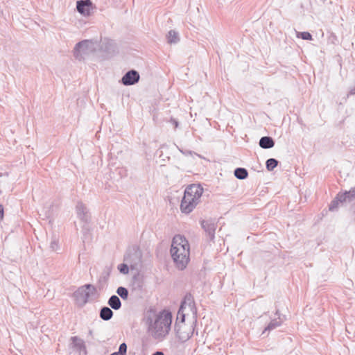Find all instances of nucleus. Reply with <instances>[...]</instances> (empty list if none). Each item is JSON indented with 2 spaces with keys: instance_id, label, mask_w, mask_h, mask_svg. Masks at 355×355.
<instances>
[{
  "instance_id": "1",
  "label": "nucleus",
  "mask_w": 355,
  "mask_h": 355,
  "mask_svg": "<svg viewBox=\"0 0 355 355\" xmlns=\"http://www.w3.org/2000/svg\"><path fill=\"white\" fill-rule=\"evenodd\" d=\"M145 320L153 338L162 340L168 334L172 323L171 312L165 310L157 312L150 308L145 313Z\"/></svg>"
},
{
  "instance_id": "2",
  "label": "nucleus",
  "mask_w": 355,
  "mask_h": 355,
  "mask_svg": "<svg viewBox=\"0 0 355 355\" xmlns=\"http://www.w3.org/2000/svg\"><path fill=\"white\" fill-rule=\"evenodd\" d=\"M170 251L175 266L181 270L186 268L190 255V246L186 238L180 234L175 235Z\"/></svg>"
},
{
  "instance_id": "3",
  "label": "nucleus",
  "mask_w": 355,
  "mask_h": 355,
  "mask_svg": "<svg viewBox=\"0 0 355 355\" xmlns=\"http://www.w3.org/2000/svg\"><path fill=\"white\" fill-rule=\"evenodd\" d=\"M203 193V189L199 184L188 186L184 193L180 204V210L182 213H191L200 202Z\"/></svg>"
},
{
  "instance_id": "4",
  "label": "nucleus",
  "mask_w": 355,
  "mask_h": 355,
  "mask_svg": "<svg viewBox=\"0 0 355 355\" xmlns=\"http://www.w3.org/2000/svg\"><path fill=\"white\" fill-rule=\"evenodd\" d=\"M96 291L95 286L90 284L79 287L73 294L76 304L80 306H84L89 296L94 294Z\"/></svg>"
},
{
  "instance_id": "5",
  "label": "nucleus",
  "mask_w": 355,
  "mask_h": 355,
  "mask_svg": "<svg viewBox=\"0 0 355 355\" xmlns=\"http://www.w3.org/2000/svg\"><path fill=\"white\" fill-rule=\"evenodd\" d=\"M184 315H182L181 322L175 323V331L176 336L181 343H185L193 335L194 331V327L193 325H188L184 322Z\"/></svg>"
},
{
  "instance_id": "6",
  "label": "nucleus",
  "mask_w": 355,
  "mask_h": 355,
  "mask_svg": "<svg viewBox=\"0 0 355 355\" xmlns=\"http://www.w3.org/2000/svg\"><path fill=\"white\" fill-rule=\"evenodd\" d=\"M94 51V44L91 41L83 40L76 44L73 54L76 59L81 60L85 59V55Z\"/></svg>"
},
{
  "instance_id": "7",
  "label": "nucleus",
  "mask_w": 355,
  "mask_h": 355,
  "mask_svg": "<svg viewBox=\"0 0 355 355\" xmlns=\"http://www.w3.org/2000/svg\"><path fill=\"white\" fill-rule=\"evenodd\" d=\"M141 259V252L137 247L129 248L124 255L123 260L129 263L132 268H135Z\"/></svg>"
},
{
  "instance_id": "8",
  "label": "nucleus",
  "mask_w": 355,
  "mask_h": 355,
  "mask_svg": "<svg viewBox=\"0 0 355 355\" xmlns=\"http://www.w3.org/2000/svg\"><path fill=\"white\" fill-rule=\"evenodd\" d=\"M200 225L203 230L205 232L207 238L211 241H214L215 232L218 227L215 220L209 218L207 220H200Z\"/></svg>"
},
{
  "instance_id": "9",
  "label": "nucleus",
  "mask_w": 355,
  "mask_h": 355,
  "mask_svg": "<svg viewBox=\"0 0 355 355\" xmlns=\"http://www.w3.org/2000/svg\"><path fill=\"white\" fill-rule=\"evenodd\" d=\"M139 73L136 70L132 69L123 75L121 83L125 86L133 85L139 82Z\"/></svg>"
},
{
  "instance_id": "10",
  "label": "nucleus",
  "mask_w": 355,
  "mask_h": 355,
  "mask_svg": "<svg viewBox=\"0 0 355 355\" xmlns=\"http://www.w3.org/2000/svg\"><path fill=\"white\" fill-rule=\"evenodd\" d=\"M92 8L91 0H79L76 2L77 11L83 16H89Z\"/></svg>"
},
{
  "instance_id": "11",
  "label": "nucleus",
  "mask_w": 355,
  "mask_h": 355,
  "mask_svg": "<svg viewBox=\"0 0 355 355\" xmlns=\"http://www.w3.org/2000/svg\"><path fill=\"white\" fill-rule=\"evenodd\" d=\"M78 218L85 223H88L90 220V215L87 207L82 202H78L76 207Z\"/></svg>"
},
{
  "instance_id": "12",
  "label": "nucleus",
  "mask_w": 355,
  "mask_h": 355,
  "mask_svg": "<svg viewBox=\"0 0 355 355\" xmlns=\"http://www.w3.org/2000/svg\"><path fill=\"white\" fill-rule=\"evenodd\" d=\"M71 347L78 352L79 355H86L87 350L83 340L78 336H72L71 338Z\"/></svg>"
},
{
  "instance_id": "13",
  "label": "nucleus",
  "mask_w": 355,
  "mask_h": 355,
  "mask_svg": "<svg viewBox=\"0 0 355 355\" xmlns=\"http://www.w3.org/2000/svg\"><path fill=\"white\" fill-rule=\"evenodd\" d=\"M111 267L106 266L102 271L98 281L99 284V289H103L105 285L107 284L111 273Z\"/></svg>"
},
{
  "instance_id": "14",
  "label": "nucleus",
  "mask_w": 355,
  "mask_h": 355,
  "mask_svg": "<svg viewBox=\"0 0 355 355\" xmlns=\"http://www.w3.org/2000/svg\"><path fill=\"white\" fill-rule=\"evenodd\" d=\"M339 198H343L345 202H351L355 199V187H352L349 191L339 192Z\"/></svg>"
},
{
  "instance_id": "15",
  "label": "nucleus",
  "mask_w": 355,
  "mask_h": 355,
  "mask_svg": "<svg viewBox=\"0 0 355 355\" xmlns=\"http://www.w3.org/2000/svg\"><path fill=\"white\" fill-rule=\"evenodd\" d=\"M259 146L263 149H269L275 146L274 139L269 136L262 137L259 141Z\"/></svg>"
},
{
  "instance_id": "16",
  "label": "nucleus",
  "mask_w": 355,
  "mask_h": 355,
  "mask_svg": "<svg viewBox=\"0 0 355 355\" xmlns=\"http://www.w3.org/2000/svg\"><path fill=\"white\" fill-rule=\"evenodd\" d=\"M107 304L114 310H119L121 307V302L116 295H113L109 298Z\"/></svg>"
},
{
  "instance_id": "17",
  "label": "nucleus",
  "mask_w": 355,
  "mask_h": 355,
  "mask_svg": "<svg viewBox=\"0 0 355 355\" xmlns=\"http://www.w3.org/2000/svg\"><path fill=\"white\" fill-rule=\"evenodd\" d=\"M187 305H188L191 310H192L194 306L193 299L191 294H187L185 295L184 301L181 303L179 312L184 309Z\"/></svg>"
},
{
  "instance_id": "18",
  "label": "nucleus",
  "mask_w": 355,
  "mask_h": 355,
  "mask_svg": "<svg viewBox=\"0 0 355 355\" xmlns=\"http://www.w3.org/2000/svg\"><path fill=\"white\" fill-rule=\"evenodd\" d=\"M113 314V311L107 306H103L101 309L100 318L105 321L110 320Z\"/></svg>"
},
{
  "instance_id": "19",
  "label": "nucleus",
  "mask_w": 355,
  "mask_h": 355,
  "mask_svg": "<svg viewBox=\"0 0 355 355\" xmlns=\"http://www.w3.org/2000/svg\"><path fill=\"white\" fill-rule=\"evenodd\" d=\"M345 203L344 200H343V198H339V193L336 195L335 198L331 202L329 209L331 211H336L339 207V205H343Z\"/></svg>"
},
{
  "instance_id": "20",
  "label": "nucleus",
  "mask_w": 355,
  "mask_h": 355,
  "mask_svg": "<svg viewBox=\"0 0 355 355\" xmlns=\"http://www.w3.org/2000/svg\"><path fill=\"white\" fill-rule=\"evenodd\" d=\"M167 42L169 44H177L180 41L179 34L174 30H171L166 35Z\"/></svg>"
},
{
  "instance_id": "21",
  "label": "nucleus",
  "mask_w": 355,
  "mask_h": 355,
  "mask_svg": "<svg viewBox=\"0 0 355 355\" xmlns=\"http://www.w3.org/2000/svg\"><path fill=\"white\" fill-rule=\"evenodd\" d=\"M234 174L237 179L245 180L248 178V172L245 168H236Z\"/></svg>"
},
{
  "instance_id": "22",
  "label": "nucleus",
  "mask_w": 355,
  "mask_h": 355,
  "mask_svg": "<svg viewBox=\"0 0 355 355\" xmlns=\"http://www.w3.org/2000/svg\"><path fill=\"white\" fill-rule=\"evenodd\" d=\"M279 162L275 158H270L266 162V166L268 171H272L278 165Z\"/></svg>"
},
{
  "instance_id": "23",
  "label": "nucleus",
  "mask_w": 355,
  "mask_h": 355,
  "mask_svg": "<svg viewBox=\"0 0 355 355\" xmlns=\"http://www.w3.org/2000/svg\"><path fill=\"white\" fill-rule=\"evenodd\" d=\"M116 292L123 300H125L128 298V290L126 288L119 286L117 288Z\"/></svg>"
},
{
  "instance_id": "24",
  "label": "nucleus",
  "mask_w": 355,
  "mask_h": 355,
  "mask_svg": "<svg viewBox=\"0 0 355 355\" xmlns=\"http://www.w3.org/2000/svg\"><path fill=\"white\" fill-rule=\"evenodd\" d=\"M282 322L280 321L277 320L276 319L272 320L270 322V323L268 324V326L265 328L263 334L266 331H271L279 326H281Z\"/></svg>"
},
{
  "instance_id": "25",
  "label": "nucleus",
  "mask_w": 355,
  "mask_h": 355,
  "mask_svg": "<svg viewBox=\"0 0 355 355\" xmlns=\"http://www.w3.org/2000/svg\"><path fill=\"white\" fill-rule=\"evenodd\" d=\"M296 35L298 38H302L304 40H311L312 35L309 32H297L296 31Z\"/></svg>"
},
{
  "instance_id": "26",
  "label": "nucleus",
  "mask_w": 355,
  "mask_h": 355,
  "mask_svg": "<svg viewBox=\"0 0 355 355\" xmlns=\"http://www.w3.org/2000/svg\"><path fill=\"white\" fill-rule=\"evenodd\" d=\"M129 263H121L118 266V270L121 274L127 275L129 272Z\"/></svg>"
},
{
  "instance_id": "27",
  "label": "nucleus",
  "mask_w": 355,
  "mask_h": 355,
  "mask_svg": "<svg viewBox=\"0 0 355 355\" xmlns=\"http://www.w3.org/2000/svg\"><path fill=\"white\" fill-rule=\"evenodd\" d=\"M120 355H126L127 345L125 343L119 345V351L117 352Z\"/></svg>"
},
{
  "instance_id": "28",
  "label": "nucleus",
  "mask_w": 355,
  "mask_h": 355,
  "mask_svg": "<svg viewBox=\"0 0 355 355\" xmlns=\"http://www.w3.org/2000/svg\"><path fill=\"white\" fill-rule=\"evenodd\" d=\"M50 248L53 251H56L58 249V241L56 239H54L51 241Z\"/></svg>"
},
{
  "instance_id": "29",
  "label": "nucleus",
  "mask_w": 355,
  "mask_h": 355,
  "mask_svg": "<svg viewBox=\"0 0 355 355\" xmlns=\"http://www.w3.org/2000/svg\"><path fill=\"white\" fill-rule=\"evenodd\" d=\"M3 218V207L2 205H0V220H2Z\"/></svg>"
},
{
  "instance_id": "30",
  "label": "nucleus",
  "mask_w": 355,
  "mask_h": 355,
  "mask_svg": "<svg viewBox=\"0 0 355 355\" xmlns=\"http://www.w3.org/2000/svg\"><path fill=\"white\" fill-rule=\"evenodd\" d=\"M349 94L351 95H355V86L350 89Z\"/></svg>"
},
{
  "instance_id": "31",
  "label": "nucleus",
  "mask_w": 355,
  "mask_h": 355,
  "mask_svg": "<svg viewBox=\"0 0 355 355\" xmlns=\"http://www.w3.org/2000/svg\"><path fill=\"white\" fill-rule=\"evenodd\" d=\"M180 150V152H181L182 153H183L184 155H189H189H191V154H192V152H191V151H183V150Z\"/></svg>"
},
{
  "instance_id": "32",
  "label": "nucleus",
  "mask_w": 355,
  "mask_h": 355,
  "mask_svg": "<svg viewBox=\"0 0 355 355\" xmlns=\"http://www.w3.org/2000/svg\"><path fill=\"white\" fill-rule=\"evenodd\" d=\"M153 355H164V353L161 351H157Z\"/></svg>"
},
{
  "instance_id": "33",
  "label": "nucleus",
  "mask_w": 355,
  "mask_h": 355,
  "mask_svg": "<svg viewBox=\"0 0 355 355\" xmlns=\"http://www.w3.org/2000/svg\"><path fill=\"white\" fill-rule=\"evenodd\" d=\"M89 336H90L91 337H92V336H93V331L92 329L89 330Z\"/></svg>"
},
{
  "instance_id": "34",
  "label": "nucleus",
  "mask_w": 355,
  "mask_h": 355,
  "mask_svg": "<svg viewBox=\"0 0 355 355\" xmlns=\"http://www.w3.org/2000/svg\"><path fill=\"white\" fill-rule=\"evenodd\" d=\"M110 355H120L118 352H114L111 354Z\"/></svg>"
},
{
  "instance_id": "35",
  "label": "nucleus",
  "mask_w": 355,
  "mask_h": 355,
  "mask_svg": "<svg viewBox=\"0 0 355 355\" xmlns=\"http://www.w3.org/2000/svg\"><path fill=\"white\" fill-rule=\"evenodd\" d=\"M275 314H276V315H278V314H279V311H278V310L276 311V313H275Z\"/></svg>"
}]
</instances>
